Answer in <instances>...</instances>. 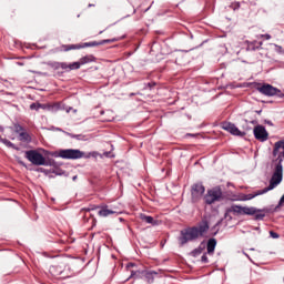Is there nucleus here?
<instances>
[{
    "mask_svg": "<svg viewBox=\"0 0 284 284\" xmlns=\"http://www.w3.org/2000/svg\"><path fill=\"white\" fill-rule=\"evenodd\" d=\"M273 156H276L277 164L275 166L274 173L270 181L268 187L264 190L255 191L250 194H239L233 201H252V199H256V196H261L263 194H267L270 190H274L276 185H280L281 181H283V159H284V141H278L274 144Z\"/></svg>",
    "mask_w": 284,
    "mask_h": 284,
    "instance_id": "nucleus-1",
    "label": "nucleus"
},
{
    "mask_svg": "<svg viewBox=\"0 0 284 284\" xmlns=\"http://www.w3.org/2000/svg\"><path fill=\"white\" fill-rule=\"evenodd\" d=\"M210 230V226L207 223H202L199 226L186 229L185 231H182V236L180 237V244L185 245V243L190 241H195V239H200V236H203L205 232Z\"/></svg>",
    "mask_w": 284,
    "mask_h": 284,
    "instance_id": "nucleus-2",
    "label": "nucleus"
},
{
    "mask_svg": "<svg viewBox=\"0 0 284 284\" xmlns=\"http://www.w3.org/2000/svg\"><path fill=\"white\" fill-rule=\"evenodd\" d=\"M54 156H59L60 159H71V160H77V159H83V152L78 149H65V150H60L58 153L54 154Z\"/></svg>",
    "mask_w": 284,
    "mask_h": 284,
    "instance_id": "nucleus-3",
    "label": "nucleus"
},
{
    "mask_svg": "<svg viewBox=\"0 0 284 284\" xmlns=\"http://www.w3.org/2000/svg\"><path fill=\"white\" fill-rule=\"evenodd\" d=\"M223 199V191L221 187L216 186L207 191L206 195L204 196L205 203L212 205V203H216V201H221Z\"/></svg>",
    "mask_w": 284,
    "mask_h": 284,
    "instance_id": "nucleus-4",
    "label": "nucleus"
},
{
    "mask_svg": "<svg viewBox=\"0 0 284 284\" xmlns=\"http://www.w3.org/2000/svg\"><path fill=\"white\" fill-rule=\"evenodd\" d=\"M26 159L33 165H45V158L38 151L31 150L26 152Z\"/></svg>",
    "mask_w": 284,
    "mask_h": 284,
    "instance_id": "nucleus-5",
    "label": "nucleus"
},
{
    "mask_svg": "<svg viewBox=\"0 0 284 284\" xmlns=\"http://www.w3.org/2000/svg\"><path fill=\"white\" fill-rule=\"evenodd\" d=\"M204 194H205V186H203L202 183H195L192 185L191 196H192L193 203H197V201H201Z\"/></svg>",
    "mask_w": 284,
    "mask_h": 284,
    "instance_id": "nucleus-6",
    "label": "nucleus"
},
{
    "mask_svg": "<svg viewBox=\"0 0 284 284\" xmlns=\"http://www.w3.org/2000/svg\"><path fill=\"white\" fill-rule=\"evenodd\" d=\"M243 214L246 216H255L256 221L265 219V211L254 206H244Z\"/></svg>",
    "mask_w": 284,
    "mask_h": 284,
    "instance_id": "nucleus-7",
    "label": "nucleus"
},
{
    "mask_svg": "<svg viewBox=\"0 0 284 284\" xmlns=\"http://www.w3.org/2000/svg\"><path fill=\"white\" fill-rule=\"evenodd\" d=\"M257 91H260L261 94H264V97H276L281 90L274 88L271 84H263L261 87H257Z\"/></svg>",
    "mask_w": 284,
    "mask_h": 284,
    "instance_id": "nucleus-8",
    "label": "nucleus"
},
{
    "mask_svg": "<svg viewBox=\"0 0 284 284\" xmlns=\"http://www.w3.org/2000/svg\"><path fill=\"white\" fill-rule=\"evenodd\" d=\"M222 129L233 134V136H245V132L239 130L234 123L224 122Z\"/></svg>",
    "mask_w": 284,
    "mask_h": 284,
    "instance_id": "nucleus-9",
    "label": "nucleus"
},
{
    "mask_svg": "<svg viewBox=\"0 0 284 284\" xmlns=\"http://www.w3.org/2000/svg\"><path fill=\"white\" fill-rule=\"evenodd\" d=\"M81 62L80 60L78 62H73L71 64H68L65 62H57L55 63V69L57 70H65V72H70V70H79V68H81Z\"/></svg>",
    "mask_w": 284,
    "mask_h": 284,
    "instance_id": "nucleus-10",
    "label": "nucleus"
},
{
    "mask_svg": "<svg viewBox=\"0 0 284 284\" xmlns=\"http://www.w3.org/2000/svg\"><path fill=\"white\" fill-rule=\"evenodd\" d=\"M254 132V136L255 139H257V141H267V136H270V134L267 133V130H265V126L263 125H257L254 128L253 130Z\"/></svg>",
    "mask_w": 284,
    "mask_h": 284,
    "instance_id": "nucleus-11",
    "label": "nucleus"
},
{
    "mask_svg": "<svg viewBox=\"0 0 284 284\" xmlns=\"http://www.w3.org/2000/svg\"><path fill=\"white\" fill-rule=\"evenodd\" d=\"M111 40H103V42H85L83 44H71L65 50H81V48H94L95 45H101L103 43H110Z\"/></svg>",
    "mask_w": 284,
    "mask_h": 284,
    "instance_id": "nucleus-12",
    "label": "nucleus"
},
{
    "mask_svg": "<svg viewBox=\"0 0 284 284\" xmlns=\"http://www.w3.org/2000/svg\"><path fill=\"white\" fill-rule=\"evenodd\" d=\"M99 216L108 217L112 216V214H116V211L110 210L108 206H102L101 210L98 212Z\"/></svg>",
    "mask_w": 284,
    "mask_h": 284,
    "instance_id": "nucleus-13",
    "label": "nucleus"
},
{
    "mask_svg": "<svg viewBox=\"0 0 284 284\" xmlns=\"http://www.w3.org/2000/svg\"><path fill=\"white\" fill-rule=\"evenodd\" d=\"M214 250H216V240L211 239L207 242V254H214Z\"/></svg>",
    "mask_w": 284,
    "mask_h": 284,
    "instance_id": "nucleus-14",
    "label": "nucleus"
},
{
    "mask_svg": "<svg viewBox=\"0 0 284 284\" xmlns=\"http://www.w3.org/2000/svg\"><path fill=\"white\" fill-rule=\"evenodd\" d=\"M141 221H144V223H149L150 225H156V221H154V217L145 214H140Z\"/></svg>",
    "mask_w": 284,
    "mask_h": 284,
    "instance_id": "nucleus-15",
    "label": "nucleus"
},
{
    "mask_svg": "<svg viewBox=\"0 0 284 284\" xmlns=\"http://www.w3.org/2000/svg\"><path fill=\"white\" fill-rule=\"evenodd\" d=\"M243 211H244V206H240V205H233L231 206V210H230V212H233V214H241V215H244Z\"/></svg>",
    "mask_w": 284,
    "mask_h": 284,
    "instance_id": "nucleus-16",
    "label": "nucleus"
},
{
    "mask_svg": "<svg viewBox=\"0 0 284 284\" xmlns=\"http://www.w3.org/2000/svg\"><path fill=\"white\" fill-rule=\"evenodd\" d=\"M92 61H94V57L85 55V57L80 59V64L85 65V63H92Z\"/></svg>",
    "mask_w": 284,
    "mask_h": 284,
    "instance_id": "nucleus-17",
    "label": "nucleus"
},
{
    "mask_svg": "<svg viewBox=\"0 0 284 284\" xmlns=\"http://www.w3.org/2000/svg\"><path fill=\"white\" fill-rule=\"evenodd\" d=\"M19 140L20 141H30V135H28V133H20Z\"/></svg>",
    "mask_w": 284,
    "mask_h": 284,
    "instance_id": "nucleus-18",
    "label": "nucleus"
},
{
    "mask_svg": "<svg viewBox=\"0 0 284 284\" xmlns=\"http://www.w3.org/2000/svg\"><path fill=\"white\" fill-rule=\"evenodd\" d=\"M30 110H36V111L41 110V103H32L30 105Z\"/></svg>",
    "mask_w": 284,
    "mask_h": 284,
    "instance_id": "nucleus-19",
    "label": "nucleus"
},
{
    "mask_svg": "<svg viewBox=\"0 0 284 284\" xmlns=\"http://www.w3.org/2000/svg\"><path fill=\"white\" fill-rule=\"evenodd\" d=\"M40 110H54V106L50 104H40Z\"/></svg>",
    "mask_w": 284,
    "mask_h": 284,
    "instance_id": "nucleus-20",
    "label": "nucleus"
},
{
    "mask_svg": "<svg viewBox=\"0 0 284 284\" xmlns=\"http://www.w3.org/2000/svg\"><path fill=\"white\" fill-rule=\"evenodd\" d=\"M275 52H278V54H283V47L274 44Z\"/></svg>",
    "mask_w": 284,
    "mask_h": 284,
    "instance_id": "nucleus-21",
    "label": "nucleus"
},
{
    "mask_svg": "<svg viewBox=\"0 0 284 284\" xmlns=\"http://www.w3.org/2000/svg\"><path fill=\"white\" fill-rule=\"evenodd\" d=\"M2 141V143L4 144V145H7L8 148H14V144H12V142H10V141H8V140H1Z\"/></svg>",
    "mask_w": 284,
    "mask_h": 284,
    "instance_id": "nucleus-22",
    "label": "nucleus"
},
{
    "mask_svg": "<svg viewBox=\"0 0 284 284\" xmlns=\"http://www.w3.org/2000/svg\"><path fill=\"white\" fill-rule=\"evenodd\" d=\"M270 236H271L272 239H278V234H277L276 232H274V231H271V232H270Z\"/></svg>",
    "mask_w": 284,
    "mask_h": 284,
    "instance_id": "nucleus-23",
    "label": "nucleus"
},
{
    "mask_svg": "<svg viewBox=\"0 0 284 284\" xmlns=\"http://www.w3.org/2000/svg\"><path fill=\"white\" fill-rule=\"evenodd\" d=\"M278 205H280V207H283V205H284V194H283V196L281 197V200H280V202H278Z\"/></svg>",
    "mask_w": 284,
    "mask_h": 284,
    "instance_id": "nucleus-24",
    "label": "nucleus"
},
{
    "mask_svg": "<svg viewBox=\"0 0 284 284\" xmlns=\"http://www.w3.org/2000/svg\"><path fill=\"white\" fill-rule=\"evenodd\" d=\"M264 39H266V41H270V39H272V36H270V34H263L262 36Z\"/></svg>",
    "mask_w": 284,
    "mask_h": 284,
    "instance_id": "nucleus-25",
    "label": "nucleus"
},
{
    "mask_svg": "<svg viewBox=\"0 0 284 284\" xmlns=\"http://www.w3.org/2000/svg\"><path fill=\"white\" fill-rule=\"evenodd\" d=\"M275 97H278L280 99H284V93L280 91L277 94H275Z\"/></svg>",
    "mask_w": 284,
    "mask_h": 284,
    "instance_id": "nucleus-26",
    "label": "nucleus"
},
{
    "mask_svg": "<svg viewBox=\"0 0 284 284\" xmlns=\"http://www.w3.org/2000/svg\"><path fill=\"white\" fill-rule=\"evenodd\" d=\"M50 272H51V274H54V275L59 274L57 271H54V266L50 267Z\"/></svg>",
    "mask_w": 284,
    "mask_h": 284,
    "instance_id": "nucleus-27",
    "label": "nucleus"
},
{
    "mask_svg": "<svg viewBox=\"0 0 284 284\" xmlns=\"http://www.w3.org/2000/svg\"><path fill=\"white\" fill-rule=\"evenodd\" d=\"M202 263H207V255L202 256Z\"/></svg>",
    "mask_w": 284,
    "mask_h": 284,
    "instance_id": "nucleus-28",
    "label": "nucleus"
},
{
    "mask_svg": "<svg viewBox=\"0 0 284 284\" xmlns=\"http://www.w3.org/2000/svg\"><path fill=\"white\" fill-rule=\"evenodd\" d=\"M201 253V251L200 250H195V251H193V255L194 256H197V254H200Z\"/></svg>",
    "mask_w": 284,
    "mask_h": 284,
    "instance_id": "nucleus-29",
    "label": "nucleus"
},
{
    "mask_svg": "<svg viewBox=\"0 0 284 284\" xmlns=\"http://www.w3.org/2000/svg\"><path fill=\"white\" fill-rule=\"evenodd\" d=\"M133 266H134V264H129V265H128V267H133Z\"/></svg>",
    "mask_w": 284,
    "mask_h": 284,
    "instance_id": "nucleus-30",
    "label": "nucleus"
},
{
    "mask_svg": "<svg viewBox=\"0 0 284 284\" xmlns=\"http://www.w3.org/2000/svg\"><path fill=\"white\" fill-rule=\"evenodd\" d=\"M0 141H3V139L0 138Z\"/></svg>",
    "mask_w": 284,
    "mask_h": 284,
    "instance_id": "nucleus-31",
    "label": "nucleus"
}]
</instances>
